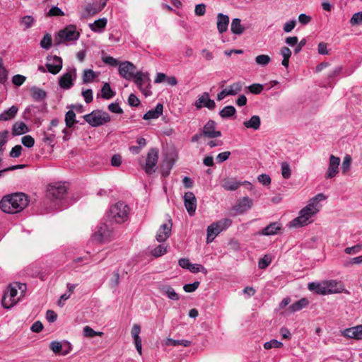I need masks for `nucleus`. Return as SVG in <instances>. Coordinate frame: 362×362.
I'll list each match as a JSON object with an SVG mask.
<instances>
[{
  "label": "nucleus",
  "instance_id": "f257e3e1",
  "mask_svg": "<svg viewBox=\"0 0 362 362\" xmlns=\"http://www.w3.org/2000/svg\"><path fill=\"white\" fill-rule=\"evenodd\" d=\"M28 204L27 196L23 193H16L4 197L0 202V209L5 213L16 214L21 211Z\"/></svg>",
  "mask_w": 362,
  "mask_h": 362
},
{
  "label": "nucleus",
  "instance_id": "f03ea898",
  "mask_svg": "<svg viewBox=\"0 0 362 362\" xmlns=\"http://www.w3.org/2000/svg\"><path fill=\"white\" fill-rule=\"evenodd\" d=\"M310 291H315L316 294H337L346 292L344 284L341 281L327 280L320 283L311 282L308 285Z\"/></svg>",
  "mask_w": 362,
  "mask_h": 362
},
{
  "label": "nucleus",
  "instance_id": "7ed1b4c3",
  "mask_svg": "<svg viewBox=\"0 0 362 362\" xmlns=\"http://www.w3.org/2000/svg\"><path fill=\"white\" fill-rule=\"evenodd\" d=\"M136 66L130 62L126 61L122 62L119 65V73L122 77L127 80L134 79V83L137 85L141 91H144L143 86L145 80H148L147 74L141 71L134 73Z\"/></svg>",
  "mask_w": 362,
  "mask_h": 362
},
{
  "label": "nucleus",
  "instance_id": "20e7f679",
  "mask_svg": "<svg viewBox=\"0 0 362 362\" xmlns=\"http://www.w3.org/2000/svg\"><path fill=\"white\" fill-rule=\"evenodd\" d=\"M320 211L318 202L310 199L309 204L300 211L299 216L290 222L291 226L301 227L307 225L309 218Z\"/></svg>",
  "mask_w": 362,
  "mask_h": 362
},
{
  "label": "nucleus",
  "instance_id": "39448f33",
  "mask_svg": "<svg viewBox=\"0 0 362 362\" xmlns=\"http://www.w3.org/2000/svg\"><path fill=\"white\" fill-rule=\"evenodd\" d=\"M129 211V207L127 204L118 202L110 209L108 218L110 221L122 223L128 220Z\"/></svg>",
  "mask_w": 362,
  "mask_h": 362
},
{
  "label": "nucleus",
  "instance_id": "423d86ee",
  "mask_svg": "<svg viewBox=\"0 0 362 362\" xmlns=\"http://www.w3.org/2000/svg\"><path fill=\"white\" fill-rule=\"evenodd\" d=\"M83 119L92 127H98L110 121V116L106 112L94 110L83 116Z\"/></svg>",
  "mask_w": 362,
  "mask_h": 362
},
{
  "label": "nucleus",
  "instance_id": "0eeeda50",
  "mask_svg": "<svg viewBox=\"0 0 362 362\" xmlns=\"http://www.w3.org/2000/svg\"><path fill=\"white\" fill-rule=\"evenodd\" d=\"M79 37L80 33L76 31V25H69L59 31L54 41L56 45H59L65 42L77 40Z\"/></svg>",
  "mask_w": 362,
  "mask_h": 362
},
{
  "label": "nucleus",
  "instance_id": "6e6552de",
  "mask_svg": "<svg viewBox=\"0 0 362 362\" xmlns=\"http://www.w3.org/2000/svg\"><path fill=\"white\" fill-rule=\"evenodd\" d=\"M158 159V150L157 148H151L147 153L144 167V170L148 175H151L155 171L154 167L157 164Z\"/></svg>",
  "mask_w": 362,
  "mask_h": 362
},
{
  "label": "nucleus",
  "instance_id": "1a4fd4ad",
  "mask_svg": "<svg viewBox=\"0 0 362 362\" xmlns=\"http://www.w3.org/2000/svg\"><path fill=\"white\" fill-rule=\"evenodd\" d=\"M66 187L64 185H49L47 196L52 200L62 199L66 194Z\"/></svg>",
  "mask_w": 362,
  "mask_h": 362
},
{
  "label": "nucleus",
  "instance_id": "9d476101",
  "mask_svg": "<svg viewBox=\"0 0 362 362\" xmlns=\"http://www.w3.org/2000/svg\"><path fill=\"white\" fill-rule=\"evenodd\" d=\"M172 226V220L168 218L167 222L160 226L156 236V240L160 243L165 242L171 234Z\"/></svg>",
  "mask_w": 362,
  "mask_h": 362
},
{
  "label": "nucleus",
  "instance_id": "9b49d317",
  "mask_svg": "<svg viewBox=\"0 0 362 362\" xmlns=\"http://www.w3.org/2000/svg\"><path fill=\"white\" fill-rule=\"evenodd\" d=\"M340 164V158L334 155H331L329 159V166L325 175L327 179L334 177L339 173V166Z\"/></svg>",
  "mask_w": 362,
  "mask_h": 362
},
{
  "label": "nucleus",
  "instance_id": "f8f14e48",
  "mask_svg": "<svg viewBox=\"0 0 362 362\" xmlns=\"http://www.w3.org/2000/svg\"><path fill=\"white\" fill-rule=\"evenodd\" d=\"M216 123L215 121L212 119L209 120L202 130V134H204L205 137L210 139L220 137L221 132L216 130Z\"/></svg>",
  "mask_w": 362,
  "mask_h": 362
},
{
  "label": "nucleus",
  "instance_id": "ddd939ff",
  "mask_svg": "<svg viewBox=\"0 0 362 362\" xmlns=\"http://www.w3.org/2000/svg\"><path fill=\"white\" fill-rule=\"evenodd\" d=\"M111 236V230H109L107 225L103 224L101 226L98 231H96L92 236V240L94 242L103 243L107 241Z\"/></svg>",
  "mask_w": 362,
  "mask_h": 362
},
{
  "label": "nucleus",
  "instance_id": "4468645a",
  "mask_svg": "<svg viewBox=\"0 0 362 362\" xmlns=\"http://www.w3.org/2000/svg\"><path fill=\"white\" fill-rule=\"evenodd\" d=\"M185 206L190 216H192L197 209V199L192 192H187L184 195Z\"/></svg>",
  "mask_w": 362,
  "mask_h": 362
},
{
  "label": "nucleus",
  "instance_id": "2eb2a0df",
  "mask_svg": "<svg viewBox=\"0 0 362 362\" xmlns=\"http://www.w3.org/2000/svg\"><path fill=\"white\" fill-rule=\"evenodd\" d=\"M195 106L197 109L206 107L209 110H214L216 107V103L209 98V94L205 92L196 100Z\"/></svg>",
  "mask_w": 362,
  "mask_h": 362
},
{
  "label": "nucleus",
  "instance_id": "dca6fc26",
  "mask_svg": "<svg viewBox=\"0 0 362 362\" xmlns=\"http://www.w3.org/2000/svg\"><path fill=\"white\" fill-rule=\"evenodd\" d=\"M253 205V201L248 197L239 199L233 209L238 214H243L250 209Z\"/></svg>",
  "mask_w": 362,
  "mask_h": 362
},
{
  "label": "nucleus",
  "instance_id": "f3484780",
  "mask_svg": "<svg viewBox=\"0 0 362 362\" xmlns=\"http://www.w3.org/2000/svg\"><path fill=\"white\" fill-rule=\"evenodd\" d=\"M27 291V286L24 283L13 282L10 284L3 294H25Z\"/></svg>",
  "mask_w": 362,
  "mask_h": 362
},
{
  "label": "nucleus",
  "instance_id": "a211bd4d",
  "mask_svg": "<svg viewBox=\"0 0 362 362\" xmlns=\"http://www.w3.org/2000/svg\"><path fill=\"white\" fill-rule=\"evenodd\" d=\"M341 335L346 338L361 340L362 339V325L346 329L341 332Z\"/></svg>",
  "mask_w": 362,
  "mask_h": 362
},
{
  "label": "nucleus",
  "instance_id": "6ab92c4d",
  "mask_svg": "<svg viewBox=\"0 0 362 362\" xmlns=\"http://www.w3.org/2000/svg\"><path fill=\"white\" fill-rule=\"evenodd\" d=\"M74 75L76 76V69H74L71 71L66 72L64 74H63L59 81V84L61 88L64 89H70L74 83H73V79H72V75Z\"/></svg>",
  "mask_w": 362,
  "mask_h": 362
},
{
  "label": "nucleus",
  "instance_id": "aec40b11",
  "mask_svg": "<svg viewBox=\"0 0 362 362\" xmlns=\"http://www.w3.org/2000/svg\"><path fill=\"white\" fill-rule=\"evenodd\" d=\"M248 183L245 182L244 184ZM243 183L237 181L234 178H225L221 181V187L227 191H235Z\"/></svg>",
  "mask_w": 362,
  "mask_h": 362
},
{
  "label": "nucleus",
  "instance_id": "412c9836",
  "mask_svg": "<svg viewBox=\"0 0 362 362\" xmlns=\"http://www.w3.org/2000/svg\"><path fill=\"white\" fill-rule=\"evenodd\" d=\"M52 59L55 64L47 63L46 67L49 73L52 74H57L62 69V59L57 55L52 57Z\"/></svg>",
  "mask_w": 362,
  "mask_h": 362
},
{
  "label": "nucleus",
  "instance_id": "4be33fe9",
  "mask_svg": "<svg viewBox=\"0 0 362 362\" xmlns=\"http://www.w3.org/2000/svg\"><path fill=\"white\" fill-rule=\"evenodd\" d=\"M106 5V0L102 3L88 4L86 6L85 10L90 16H94L100 12Z\"/></svg>",
  "mask_w": 362,
  "mask_h": 362
},
{
  "label": "nucleus",
  "instance_id": "5701e85b",
  "mask_svg": "<svg viewBox=\"0 0 362 362\" xmlns=\"http://www.w3.org/2000/svg\"><path fill=\"white\" fill-rule=\"evenodd\" d=\"M163 111V106L162 104L158 103L154 109L148 110L143 117L145 120L151 119H157L162 115Z\"/></svg>",
  "mask_w": 362,
  "mask_h": 362
},
{
  "label": "nucleus",
  "instance_id": "b1692460",
  "mask_svg": "<svg viewBox=\"0 0 362 362\" xmlns=\"http://www.w3.org/2000/svg\"><path fill=\"white\" fill-rule=\"evenodd\" d=\"M229 24V17L223 13L217 15V28L220 33H223L228 30Z\"/></svg>",
  "mask_w": 362,
  "mask_h": 362
},
{
  "label": "nucleus",
  "instance_id": "393cba45",
  "mask_svg": "<svg viewBox=\"0 0 362 362\" xmlns=\"http://www.w3.org/2000/svg\"><path fill=\"white\" fill-rule=\"evenodd\" d=\"M16 296H2L1 298V305L5 309H11L13 308L18 301H20L21 298H16Z\"/></svg>",
  "mask_w": 362,
  "mask_h": 362
},
{
  "label": "nucleus",
  "instance_id": "a878e982",
  "mask_svg": "<svg viewBox=\"0 0 362 362\" xmlns=\"http://www.w3.org/2000/svg\"><path fill=\"white\" fill-rule=\"evenodd\" d=\"M243 124L247 129L257 130L261 124L260 117L258 115H253L249 120L245 121Z\"/></svg>",
  "mask_w": 362,
  "mask_h": 362
},
{
  "label": "nucleus",
  "instance_id": "bb28decb",
  "mask_svg": "<svg viewBox=\"0 0 362 362\" xmlns=\"http://www.w3.org/2000/svg\"><path fill=\"white\" fill-rule=\"evenodd\" d=\"M18 110V107L13 105L0 115V121H8L15 117Z\"/></svg>",
  "mask_w": 362,
  "mask_h": 362
},
{
  "label": "nucleus",
  "instance_id": "cd10ccee",
  "mask_svg": "<svg viewBox=\"0 0 362 362\" xmlns=\"http://www.w3.org/2000/svg\"><path fill=\"white\" fill-rule=\"evenodd\" d=\"M174 165V160L173 158L166 159L163 161L160 165V170L162 176L166 177L170 175V170Z\"/></svg>",
  "mask_w": 362,
  "mask_h": 362
},
{
  "label": "nucleus",
  "instance_id": "c85d7f7f",
  "mask_svg": "<svg viewBox=\"0 0 362 362\" xmlns=\"http://www.w3.org/2000/svg\"><path fill=\"white\" fill-rule=\"evenodd\" d=\"M281 228V226L277 223H272L263 228L261 233L264 235H272L276 234Z\"/></svg>",
  "mask_w": 362,
  "mask_h": 362
},
{
  "label": "nucleus",
  "instance_id": "c756f323",
  "mask_svg": "<svg viewBox=\"0 0 362 362\" xmlns=\"http://www.w3.org/2000/svg\"><path fill=\"white\" fill-rule=\"evenodd\" d=\"M30 92L32 98L35 101L42 100L47 97V93L43 89L35 86L31 88Z\"/></svg>",
  "mask_w": 362,
  "mask_h": 362
},
{
  "label": "nucleus",
  "instance_id": "7c9ffc66",
  "mask_svg": "<svg viewBox=\"0 0 362 362\" xmlns=\"http://www.w3.org/2000/svg\"><path fill=\"white\" fill-rule=\"evenodd\" d=\"M309 304V300L306 298H303L300 300L295 302L290 305L289 309L291 312L295 313L307 307Z\"/></svg>",
  "mask_w": 362,
  "mask_h": 362
},
{
  "label": "nucleus",
  "instance_id": "2f4dec72",
  "mask_svg": "<svg viewBox=\"0 0 362 362\" xmlns=\"http://www.w3.org/2000/svg\"><path fill=\"white\" fill-rule=\"evenodd\" d=\"M230 30L233 34L235 35H240L244 32L245 28L241 25L240 19H233L230 25Z\"/></svg>",
  "mask_w": 362,
  "mask_h": 362
},
{
  "label": "nucleus",
  "instance_id": "473e14b6",
  "mask_svg": "<svg viewBox=\"0 0 362 362\" xmlns=\"http://www.w3.org/2000/svg\"><path fill=\"white\" fill-rule=\"evenodd\" d=\"M107 22V21L106 18H100L95 21L93 24H90V28L93 31L100 33L105 28Z\"/></svg>",
  "mask_w": 362,
  "mask_h": 362
},
{
  "label": "nucleus",
  "instance_id": "72a5a7b5",
  "mask_svg": "<svg viewBox=\"0 0 362 362\" xmlns=\"http://www.w3.org/2000/svg\"><path fill=\"white\" fill-rule=\"evenodd\" d=\"M221 232L218 230L216 225L213 223L207 228V243L212 242L215 237L218 235Z\"/></svg>",
  "mask_w": 362,
  "mask_h": 362
},
{
  "label": "nucleus",
  "instance_id": "f704fd0d",
  "mask_svg": "<svg viewBox=\"0 0 362 362\" xmlns=\"http://www.w3.org/2000/svg\"><path fill=\"white\" fill-rule=\"evenodd\" d=\"M115 93L111 89L108 83H105L101 88V96L103 99L109 100L113 98Z\"/></svg>",
  "mask_w": 362,
  "mask_h": 362
},
{
  "label": "nucleus",
  "instance_id": "c9c22d12",
  "mask_svg": "<svg viewBox=\"0 0 362 362\" xmlns=\"http://www.w3.org/2000/svg\"><path fill=\"white\" fill-rule=\"evenodd\" d=\"M28 131L27 125L24 122H16L13 125L12 133L13 135H21Z\"/></svg>",
  "mask_w": 362,
  "mask_h": 362
},
{
  "label": "nucleus",
  "instance_id": "e433bc0d",
  "mask_svg": "<svg viewBox=\"0 0 362 362\" xmlns=\"http://www.w3.org/2000/svg\"><path fill=\"white\" fill-rule=\"evenodd\" d=\"M166 345L167 346H182L185 347H187L190 346L191 341L186 339H173L170 338H168L166 341Z\"/></svg>",
  "mask_w": 362,
  "mask_h": 362
},
{
  "label": "nucleus",
  "instance_id": "4c0bfd02",
  "mask_svg": "<svg viewBox=\"0 0 362 362\" xmlns=\"http://www.w3.org/2000/svg\"><path fill=\"white\" fill-rule=\"evenodd\" d=\"M236 112L235 108L232 105L224 107L220 112L219 115L222 118H228L233 116Z\"/></svg>",
  "mask_w": 362,
  "mask_h": 362
},
{
  "label": "nucleus",
  "instance_id": "58836bf2",
  "mask_svg": "<svg viewBox=\"0 0 362 362\" xmlns=\"http://www.w3.org/2000/svg\"><path fill=\"white\" fill-rule=\"evenodd\" d=\"M65 122L66 125L69 128H71L75 123L76 121V114L73 110H69L65 115Z\"/></svg>",
  "mask_w": 362,
  "mask_h": 362
},
{
  "label": "nucleus",
  "instance_id": "ea45409f",
  "mask_svg": "<svg viewBox=\"0 0 362 362\" xmlns=\"http://www.w3.org/2000/svg\"><path fill=\"white\" fill-rule=\"evenodd\" d=\"M243 83L241 81H238L230 85L227 88L230 93V95H237L243 89Z\"/></svg>",
  "mask_w": 362,
  "mask_h": 362
},
{
  "label": "nucleus",
  "instance_id": "a19ab883",
  "mask_svg": "<svg viewBox=\"0 0 362 362\" xmlns=\"http://www.w3.org/2000/svg\"><path fill=\"white\" fill-rule=\"evenodd\" d=\"M231 223L232 221L229 218H223L214 223V224L216 225V227L220 232L228 228L231 225Z\"/></svg>",
  "mask_w": 362,
  "mask_h": 362
},
{
  "label": "nucleus",
  "instance_id": "79ce46f5",
  "mask_svg": "<svg viewBox=\"0 0 362 362\" xmlns=\"http://www.w3.org/2000/svg\"><path fill=\"white\" fill-rule=\"evenodd\" d=\"M95 76V74L92 69L84 70L83 74V82L84 83H88L91 82Z\"/></svg>",
  "mask_w": 362,
  "mask_h": 362
},
{
  "label": "nucleus",
  "instance_id": "37998d69",
  "mask_svg": "<svg viewBox=\"0 0 362 362\" xmlns=\"http://www.w3.org/2000/svg\"><path fill=\"white\" fill-rule=\"evenodd\" d=\"M255 62L258 65L266 66L271 62V58L267 54H260L256 57Z\"/></svg>",
  "mask_w": 362,
  "mask_h": 362
},
{
  "label": "nucleus",
  "instance_id": "c03bdc74",
  "mask_svg": "<svg viewBox=\"0 0 362 362\" xmlns=\"http://www.w3.org/2000/svg\"><path fill=\"white\" fill-rule=\"evenodd\" d=\"M52 39L50 34L47 33L44 35L43 38L40 41V46L46 49H48L52 46Z\"/></svg>",
  "mask_w": 362,
  "mask_h": 362
},
{
  "label": "nucleus",
  "instance_id": "a18cd8bd",
  "mask_svg": "<svg viewBox=\"0 0 362 362\" xmlns=\"http://www.w3.org/2000/svg\"><path fill=\"white\" fill-rule=\"evenodd\" d=\"M352 158L350 155H346L344 158L341 170L342 173L346 174L350 169Z\"/></svg>",
  "mask_w": 362,
  "mask_h": 362
},
{
  "label": "nucleus",
  "instance_id": "49530a36",
  "mask_svg": "<svg viewBox=\"0 0 362 362\" xmlns=\"http://www.w3.org/2000/svg\"><path fill=\"white\" fill-rule=\"evenodd\" d=\"M83 335L86 337H94L95 336H102L103 334L101 332H95L89 326H86L83 331Z\"/></svg>",
  "mask_w": 362,
  "mask_h": 362
},
{
  "label": "nucleus",
  "instance_id": "de8ad7c7",
  "mask_svg": "<svg viewBox=\"0 0 362 362\" xmlns=\"http://www.w3.org/2000/svg\"><path fill=\"white\" fill-rule=\"evenodd\" d=\"M281 175L284 178L288 179L291 175V170L290 165L286 162H283L281 163Z\"/></svg>",
  "mask_w": 362,
  "mask_h": 362
},
{
  "label": "nucleus",
  "instance_id": "09e8293b",
  "mask_svg": "<svg viewBox=\"0 0 362 362\" xmlns=\"http://www.w3.org/2000/svg\"><path fill=\"white\" fill-rule=\"evenodd\" d=\"M151 255L156 257H160L165 255L167 252L166 247L163 245H159L155 249H153L151 252Z\"/></svg>",
  "mask_w": 362,
  "mask_h": 362
},
{
  "label": "nucleus",
  "instance_id": "8fccbe9b",
  "mask_svg": "<svg viewBox=\"0 0 362 362\" xmlns=\"http://www.w3.org/2000/svg\"><path fill=\"white\" fill-rule=\"evenodd\" d=\"M271 262H272L271 257L268 255H265L264 256V257L261 258L259 260L258 266L260 269H264L269 265Z\"/></svg>",
  "mask_w": 362,
  "mask_h": 362
},
{
  "label": "nucleus",
  "instance_id": "3c124183",
  "mask_svg": "<svg viewBox=\"0 0 362 362\" xmlns=\"http://www.w3.org/2000/svg\"><path fill=\"white\" fill-rule=\"evenodd\" d=\"M283 346V344L276 339H272L269 341L265 342L264 348L265 349H270L272 348H280Z\"/></svg>",
  "mask_w": 362,
  "mask_h": 362
},
{
  "label": "nucleus",
  "instance_id": "603ef678",
  "mask_svg": "<svg viewBox=\"0 0 362 362\" xmlns=\"http://www.w3.org/2000/svg\"><path fill=\"white\" fill-rule=\"evenodd\" d=\"M50 349L55 354L62 352L63 344L57 341H53L50 343Z\"/></svg>",
  "mask_w": 362,
  "mask_h": 362
},
{
  "label": "nucleus",
  "instance_id": "864d4df0",
  "mask_svg": "<svg viewBox=\"0 0 362 362\" xmlns=\"http://www.w3.org/2000/svg\"><path fill=\"white\" fill-rule=\"evenodd\" d=\"M362 250V245L357 244L352 247L345 248L344 252L347 255H355L361 252Z\"/></svg>",
  "mask_w": 362,
  "mask_h": 362
},
{
  "label": "nucleus",
  "instance_id": "5fc2aeb1",
  "mask_svg": "<svg viewBox=\"0 0 362 362\" xmlns=\"http://www.w3.org/2000/svg\"><path fill=\"white\" fill-rule=\"evenodd\" d=\"M34 19L30 16H25L21 20V24L24 26L25 29L30 28L33 23Z\"/></svg>",
  "mask_w": 362,
  "mask_h": 362
},
{
  "label": "nucleus",
  "instance_id": "6e6d98bb",
  "mask_svg": "<svg viewBox=\"0 0 362 362\" xmlns=\"http://www.w3.org/2000/svg\"><path fill=\"white\" fill-rule=\"evenodd\" d=\"M119 274L117 272H114L111 274V278L109 281V285L111 288L116 287L119 284Z\"/></svg>",
  "mask_w": 362,
  "mask_h": 362
},
{
  "label": "nucleus",
  "instance_id": "4d7b16f0",
  "mask_svg": "<svg viewBox=\"0 0 362 362\" xmlns=\"http://www.w3.org/2000/svg\"><path fill=\"white\" fill-rule=\"evenodd\" d=\"M21 141H22V144L25 146V147H28V148H31L34 146L35 144V140L34 139L30 136V135H26V136H24L22 139H21Z\"/></svg>",
  "mask_w": 362,
  "mask_h": 362
},
{
  "label": "nucleus",
  "instance_id": "13d9d810",
  "mask_svg": "<svg viewBox=\"0 0 362 362\" xmlns=\"http://www.w3.org/2000/svg\"><path fill=\"white\" fill-rule=\"evenodd\" d=\"M248 89L253 94H259L263 90L264 87L262 84L253 83L248 87Z\"/></svg>",
  "mask_w": 362,
  "mask_h": 362
},
{
  "label": "nucleus",
  "instance_id": "bf43d9fd",
  "mask_svg": "<svg viewBox=\"0 0 362 362\" xmlns=\"http://www.w3.org/2000/svg\"><path fill=\"white\" fill-rule=\"evenodd\" d=\"M362 23V12L354 13L350 19V23L352 25H358Z\"/></svg>",
  "mask_w": 362,
  "mask_h": 362
},
{
  "label": "nucleus",
  "instance_id": "052dcab7",
  "mask_svg": "<svg viewBox=\"0 0 362 362\" xmlns=\"http://www.w3.org/2000/svg\"><path fill=\"white\" fill-rule=\"evenodd\" d=\"M22 146L21 145H16L12 148L10 151L9 156L12 158H18L21 155Z\"/></svg>",
  "mask_w": 362,
  "mask_h": 362
},
{
  "label": "nucleus",
  "instance_id": "680f3d73",
  "mask_svg": "<svg viewBox=\"0 0 362 362\" xmlns=\"http://www.w3.org/2000/svg\"><path fill=\"white\" fill-rule=\"evenodd\" d=\"M188 269L193 273H197L199 272L206 273V269L202 264H190V267Z\"/></svg>",
  "mask_w": 362,
  "mask_h": 362
},
{
  "label": "nucleus",
  "instance_id": "e2e57ef3",
  "mask_svg": "<svg viewBox=\"0 0 362 362\" xmlns=\"http://www.w3.org/2000/svg\"><path fill=\"white\" fill-rule=\"evenodd\" d=\"M49 16H64V12L57 6H53L52 7L49 12H48Z\"/></svg>",
  "mask_w": 362,
  "mask_h": 362
},
{
  "label": "nucleus",
  "instance_id": "0e129e2a",
  "mask_svg": "<svg viewBox=\"0 0 362 362\" xmlns=\"http://www.w3.org/2000/svg\"><path fill=\"white\" fill-rule=\"evenodd\" d=\"M199 282L195 281L192 284H185L183 286V289L187 293H192L194 292L199 286Z\"/></svg>",
  "mask_w": 362,
  "mask_h": 362
},
{
  "label": "nucleus",
  "instance_id": "69168bd1",
  "mask_svg": "<svg viewBox=\"0 0 362 362\" xmlns=\"http://www.w3.org/2000/svg\"><path fill=\"white\" fill-rule=\"evenodd\" d=\"M103 62L108 65H110L112 66H117V65H119V62L110 56H107L103 57Z\"/></svg>",
  "mask_w": 362,
  "mask_h": 362
},
{
  "label": "nucleus",
  "instance_id": "338daca9",
  "mask_svg": "<svg viewBox=\"0 0 362 362\" xmlns=\"http://www.w3.org/2000/svg\"><path fill=\"white\" fill-rule=\"evenodd\" d=\"M194 13L197 16H202L206 13V5L199 4L195 6Z\"/></svg>",
  "mask_w": 362,
  "mask_h": 362
},
{
  "label": "nucleus",
  "instance_id": "774afa93",
  "mask_svg": "<svg viewBox=\"0 0 362 362\" xmlns=\"http://www.w3.org/2000/svg\"><path fill=\"white\" fill-rule=\"evenodd\" d=\"M26 78L20 74L15 75L12 78V82L16 86H21L25 81Z\"/></svg>",
  "mask_w": 362,
  "mask_h": 362
}]
</instances>
